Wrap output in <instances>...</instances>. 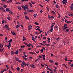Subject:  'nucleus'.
<instances>
[{"label": "nucleus", "mask_w": 73, "mask_h": 73, "mask_svg": "<svg viewBox=\"0 0 73 73\" xmlns=\"http://www.w3.org/2000/svg\"><path fill=\"white\" fill-rule=\"evenodd\" d=\"M5 28H6L7 29V30H8V31L9 29V27L8 26V25H5Z\"/></svg>", "instance_id": "f257e3e1"}, {"label": "nucleus", "mask_w": 73, "mask_h": 73, "mask_svg": "<svg viewBox=\"0 0 73 73\" xmlns=\"http://www.w3.org/2000/svg\"><path fill=\"white\" fill-rule=\"evenodd\" d=\"M68 28L67 27H63V31H65L66 29H68Z\"/></svg>", "instance_id": "f03ea898"}, {"label": "nucleus", "mask_w": 73, "mask_h": 73, "mask_svg": "<svg viewBox=\"0 0 73 73\" xmlns=\"http://www.w3.org/2000/svg\"><path fill=\"white\" fill-rule=\"evenodd\" d=\"M70 8L72 11H73V3H72L71 6H70Z\"/></svg>", "instance_id": "7ed1b4c3"}, {"label": "nucleus", "mask_w": 73, "mask_h": 73, "mask_svg": "<svg viewBox=\"0 0 73 73\" xmlns=\"http://www.w3.org/2000/svg\"><path fill=\"white\" fill-rule=\"evenodd\" d=\"M6 10L7 12H9L10 11V10L9 9V8H6Z\"/></svg>", "instance_id": "20e7f679"}, {"label": "nucleus", "mask_w": 73, "mask_h": 73, "mask_svg": "<svg viewBox=\"0 0 73 73\" xmlns=\"http://www.w3.org/2000/svg\"><path fill=\"white\" fill-rule=\"evenodd\" d=\"M13 1V0H10L7 1V3H11Z\"/></svg>", "instance_id": "39448f33"}, {"label": "nucleus", "mask_w": 73, "mask_h": 73, "mask_svg": "<svg viewBox=\"0 0 73 73\" xmlns=\"http://www.w3.org/2000/svg\"><path fill=\"white\" fill-rule=\"evenodd\" d=\"M3 7L4 8H7L8 7V6H7V5H3Z\"/></svg>", "instance_id": "423d86ee"}, {"label": "nucleus", "mask_w": 73, "mask_h": 73, "mask_svg": "<svg viewBox=\"0 0 73 73\" xmlns=\"http://www.w3.org/2000/svg\"><path fill=\"white\" fill-rule=\"evenodd\" d=\"M22 64H23V65L25 66H27V64H26V63H25L23 61L22 62Z\"/></svg>", "instance_id": "0eeeda50"}, {"label": "nucleus", "mask_w": 73, "mask_h": 73, "mask_svg": "<svg viewBox=\"0 0 73 73\" xmlns=\"http://www.w3.org/2000/svg\"><path fill=\"white\" fill-rule=\"evenodd\" d=\"M53 27H51L50 29V31L51 32H53V31H53Z\"/></svg>", "instance_id": "6e6552de"}, {"label": "nucleus", "mask_w": 73, "mask_h": 73, "mask_svg": "<svg viewBox=\"0 0 73 73\" xmlns=\"http://www.w3.org/2000/svg\"><path fill=\"white\" fill-rule=\"evenodd\" d=\"M5 49L4 48H3L2 49L0 48V52H2L3 51V50H4Z\"/></svg>", "instance_id": "1a4fd4ad"}, {"label": "nucleus", "mask_w": 73, "mask_h": 73, "mask_svg": "<svg viewBox=\"0 0 73 73\" xmlns=\"http://www.w3.org/2000/svg\"><path fill=\"white\" fill-rule=\"evenodd\" d=\"M21 7L22 8H23V9H25L26 7L25 5H22L21 6Z\"/></svg>", "instance_id": "9d476101"}, {"label": "nucleus", "mask_w": 73, "mask_h": 73, "mask_svg": "<svg viewBox=\"0 0 73 73\" xmlns=\"http://www.w3.org/2000/svg\"><path fill=\"white\" fill-rule=\"evenodd\" d=\"M20 68L19 67H18L16 68L17 70H18V72H19V71H20Z\"/></svg>", "instance_id": "9b49d317"}, {"label": "nucleus", "mask_w": 73, "mask_h": 73, "mask_svg": "<svg viewBox=\"0 0 73 73\" xmlns=\"http://www.w3.org/2000/svg\"><path fill=\"white\" fill-rule=\"evenodd\" d=\"M57 13L59 16L57 17L58 18H60L61 17V15H60L59 13H58V12H57Z\"/></svg>", "instance_id": "f8f14e48"}, {"label": "nucleus", "mask_w": 73, "mask_h": 73, "mask_svg": "<svg viewBox=\"0 0 73 73\" xmlns=\"http://www.w3.org/2000/svg\"><path fill=\"white\" fill-rule=\"evenodd\" d=\"M11 33H12V35H16V33H14L13 32H12V31H11Z\"/></svg>", "instance_id": "ddd939ff"}, {"label": "nucleus", "mask_w": 73, "mask_h": 73, "mask_svg": "<svg viewBox=\"0 0 73 73\" xmlns=\"http://www.w3.org/2000/svg\"><path fill=\"white\" fill-rule=\"evenodd\" d=\"M50 38H48V43H49V42H50Z\"/></svg>", "instance_id": "4468645a"}, {"label": "nucleus", "mask_w": 73, "mask_h": 73, "mask_svg": "<svg viewBox=\"0 0 73 73\" xmlns=\"http://www.w3.org/2000/svg\"><path fill=\"white\" fill-rule=\"evenodd\" d=\"M0 45L1 48H3V44H1Z\"/></svg>", "instance_id": "2eb2a0df"}, {"label": "nucleus", "mask_w": 73, "mask_h": 73, "mask_svg": "<svg viewBox=\"0 0 73 73\" xmlns=\"http://www.w3.org/2000/svg\"><path fill=\"white\" fill-rule=\"evenodd\" d=\"M11 53V55H12V54H14L15 53V52H13V51H12Z\"/></svg>", "instance_id": "dca6fc26"}, {"label": "nucleus", "mask_w": 73, "mask_h": 73, "mask_svg": "<svg viewBox=\"0 0 73 73\" xmlns=\"http://www.w3.org/2000/svg\"><path fill=\"white\" fill-rule=\"evenodd\" d=\"M68 25L67 24H64V25L63 27H68Z\"/></svg>", "instance_id": "f3484780"}, {"label": "nucleus", "mask_w": 73, "mask_h": 73, "mask_svg": "<svg viewBox=\"0 0 73 73\" xmlns=\"http://www.w3.org/2000/svg\"><path fill=\"white\" fill-rule=\"evenodd\" d=\"M25 40H26V39L25 38L24 36H23V41H25Z\"/></svg>", "instance_id": "a211bd4d"}, {"label": "nucleus", "mask_w": 73, "mask_h": 73, "mask_svg": "<svg viewBox=\"0 0 73 73\" xmlns=\"http://www.w3.org/2000/svg\"><path fill=\"white\" fill-rule=\"evenodd\" d=\"M32 39L34 41V42H36V40H35L34 39V37H32Z\"/></svg>", "instance_id": "6ab92c4d"}, {"label": "nucleus", "mask_w": 73, "mask_h": 73, "mask_svg": "<svg viewBox=\"0 0 73 73\" xmlns=\"http://www.w3.org/2000/svg\"><path fill=\"white\" fill-rule=\"evenodd\" d=\"M35 24L36 25H39V23H37V22H36L35 23Z\"/></svg>", "instance_id": "aec40b11"}, {"label": "nucleus", "mask_w": 73, "mask_h": 73, "mask_svg": "<svg viewBox=\"0 0 73 73\" xmlns=\"http://www.w3.org/2000/svg\"><path fill=\"white\" fill-rule=\"evenodd\" d=\"M27 45L28 47L29 48L30 46H31V44L29 43V44H27Z\"/></svg>", "instance_id": "412c9836"}, {"label": "nucleus", "mask_w": 73, "mask_h": 73, "mask_svg": "<svg viewBox=\"0 0 73 73\" xmlns=\"http://www.w3.org/2000/svg\"><path fill=\"white\" fill-rule=\"evenodd\" d=\"M62 3L64 4H65V5H66V3H67V2H62Z\"/></svg>", "instance_id": "4be33fe9"}, {"label": "nucleus", "mask_w": 73, "mask_h": 73, "mask_svg": "<svg viewBox=\"0 0 73 73\" xmlns=\"http://www.w3.org/2000/svg\"><path fill=\"white\" fill-rule=\"evenodd\" d=\"M29 4H30V7H32L33 5H32V3H31L30 2H29Z\"/></svg>", "instance_id": "5701e85b"}, {"label": "nucleus", "mask_w": 73, "mask_h": 73, "mask_svg": "<svg viewBox=\"0 0 73 73\" xmlns=\"http://www.w3.org/2000/svg\"><path fill=\"white\" fill-rule=\"evenodd\" d=\"M68 15L70 16H71L72 17H73V15L72 14H69Z\"/></svg>", "instance_id": "b1692460"}, {"label": "nucleus", "mask_w": 73, "mask_h": 73, "mask_svg": "<svg viewBox=\"0 0 73 73\" xmlns=\"http://www.w3.org/2000/svg\"><path fill=\"white\" fill-rule=\"evenodd\" d=\"M21 66L22 68H24L25 66H24L23 65V64H21Z\"/></svg>", "instance_id": "393cba45"}, {"label": "nucleus", "mask_w": 73, "mask_h": 73, "mask_svg": "<svg viewBox=\"0 0 73 73\" xmlns=\"http://www.w3.org/2000/svg\"><path fill=\"white\" fill-rule=\"evenodd\" d=\"M49 62H51V63H52V62H53V61L52 60H49Z\"/></svg>", "instance_id": "a878e982"}, {"label": "nucleus", "mask_w": 73, "mask_h": 73, "mask_svg": "<svg viewBox=\"0 0 73 73\" xmlns=\"http://www.w3.org/2000/svg\"><path fill=\"white\" fill-rule=\"evenodd\" d=\"M0 9L1 10H4V8L3 7H0Z\"/></svg>", "instance_id": "bb28decb"}, {"label": "nucleus", "mask_w": 73, "mask_h": 73, "mask_svg": "<svg viewBox=\"0 0 73 73\" xmlns=\"http://www.w3.org/2000/svg\"><path fill=\"white\" fill-rule=\"evenodd\" d=\"M18 8L19 9V10H21V7L20 6L18 7Z\"/></svg>", "instance_id": "cd10ccee"}, {"label": "nucleus", "mask_w": 73, "mask_h": 73, "mask_svg": "<svg viewBox=\"0 0 73 73\" xmlns=\"http://www.w3.org/2000/svg\"><path fill=\"white\" fill-rule=\"evenodd\" d=\"M7 19L9 21H11V19H10V17H7Z\"/></svg>", "instance_id": "c85d7f7f"}, {"label": "nucleus", "mask_w": 73, "mask_h": 73, "mask_svg": "<svg viewBox=\"0 0 73 73\" xmlns=\"http://www.w3.org/2000/svg\"><path fill=\"white\" fill-rule=\"evenodd\" d=\"M68 61H70V62H73V60H68Z\"/></svg>", "instance_id": "c756f323"}, {"label": "nucleus", "mask_w": 73, "mask_h": 73, "mask_svg": "<svg viewBox=\"0 0 73 73\" xmlns=\"http://www.w3.org/2000/svg\"><path fill=\"white\" fill-rule=\"evenodd\" d=\"M2 24H3L4 23V20L3 19L2 21Z\"/></svg>", "instance_id": "7c9ffc66"}, {"label": "nucleus", "mask_w": 73, "mask_h": 73, "mask_svg": "<svg viewBox=\"0 0 73 73\" xmlns=\"http://www.w3.org/2000/svg\"><path fill=\"white\" fill-rule=\"evenodd\" d=\"M42 43H44V44H46V41H43L42 42Z\"/></svg>", "instance_id": "2f4dec72"}, {"label": "nucleus", "mask_w": 73, "mask_h": 73, "mask_svg": "<svg viewBox=\"0 0 73 73\" xmlns=\"http://www.w3.org/2000/svg\"><path fill=\"white\" fill-rule=\"evenodd\" d=\"M19 25H17V26H16L15 27L16 28H19Z\"/></svg>", "instance_id": "473e14b6"}, {"label": "nucleus", "mask_w": 73, "mask_h": 73, "mask_svg": "<svg viewBox=\"0 0 73 73\" xmlns=\"http://www.w3.org/2000/svg\"><path fill=\"white\" fill-rule=\"evenodd\" d=\"M72 64V62H68V65H70Z\"/></svg>", "instance_id": "72a5a7b5"}, {"label": "nucleus", "mask_w": 73, "mask_h": 73, "mask_svg": "<svg viewBox=\"0 0 73 73\" xmlns=\"http://www.w3.org/2000/svg\"><path fill=\"white\" fill-rule=\"evenodd\" d=\"M51 13H53V14H55V13H56L55 12L53 11H52Z\"/></svg>", "instance_id": "f704fd0d"}, {"label": "nucleus", "mask_w": 73, "mask_h": 73, "mask_svg": "<svg viewBox=\"0 0 73 73\" xmlns=\"http://www.w3.org/2000/svg\"><path fill=\"white\" fill-rule=\"evenodd\" d=\"M28 29H29V30H31V28L30 27V26H29L28 27Z\"/></svg>", "instance_id": "c9c22d12"}, {"label": "nucleus", "mask_w": 73, "mask_h": 73, "mask_svg": "<svg viewBox=\"0 0 73 73\" xmlns=\"http://www.w3.org/2000/svg\"><path fill=\"white\" fill-rule=\"evenodd\" d=\"M45 45H46L47 46H49V45H50V44H45Z\"/></svg>", "instance_id": "e433bc0d"}, {"label": "nucleus", "mask_w": 73, "mask_h": 73, "mask_svg": "<svg viewBox=\"0 0 73 73\" xmlns=\"http://www.w3.org/2000/svg\"><path fill=\"white\" fill-rule=\"evenodd\" d=\"M55 6L57 8H59V7H58V5H56Z\"/></svg>", "instance_id": "4c0bfd02"}, {"label": "nucleus", "mask_w": 73, "mask_h": 73, "mask_svg": "<svg viewBox=\"0 0 73 73\" xmlns=\"http://www.w3.org/2000/svg\"><path fill=\"white\" fill-rule=\"evenodd\" d=\"M62 2H67V0H63Z\"/></svg>", "instance_id": "58836bf2"}, {"label": "nucleus", "mask_w": 73, "mask_h": 73, "mask_svg": "<svg viewBox=\"0 0 73 73\" xmlns=\"http://www.w3.org/2000/svg\"><path fill=\"white\" fill-rule=\"evenodd\" d=\"M12 42V39H11L9 40L8 41L9 42Z\"/></svg>", "instance_id": "ea45409f"}, {"label": "nucleus", "mask_w": 73, "mask_h": 73, "mask_svg": "<svg viewBox=\"0 0 73 73\" xmlns=\"http://www.w3.org/2000/svg\"><path fill=\"white\" fill-rule=\"evenodd\" d=\"M25 18L26 19V20H27L29 18H28V17H27V16H26L25 17Z\"/></svg>", "instance_id": "a19ab883"}, {"label": "nucleus", "mask_w": 73, "mask_h": 73, "mask_svg": "<svg viewBox=\"0 0 73 73\" xmlns=\"http://www.w3.org/2000/svg\"><path fill=\"white\" fill-rule=\"evenodd\" d=\"M15 54H18V51L17 50L15 52Z\"/></svg>", "instance_id": "79ce46f5"}, {"label": "nucleus", "mask_w": 73, "mask_h": 73, "mask_svg": "<svg viewBox=\"0 0 73 73\" xmlns=\"http://www.w3.org/2000/svg\"><path fill=\"white\" fill-rule=\"evenodd\" d=\"M32 4H35V2L31 1Z\"/></svg>", "instance_id": "37998d69"}, {"label": "nucleus", "mask_w": 73, "mask_h": 73, "mask_svg": "<svg viewBox=\"0 0 73 73\" xmlns=\"http://www.w3.org/2000/svg\"><path fill=\"white\" fill-rule=\"evenodd\" d=\"M40 51L42 53H43V49H41Z\"/></svg>", "instance_id": "c03bdc74"}, {"label": "nucleus", "mask_w": 73, "mask_h": 73, "mask_svg": "<svg viewBox=\"0 0 73 73\" xmlns=\"http://www.w3.org/2000/svg\"><path fill=\"white\" fill-rule=\"evenodd\" d=\"M21 72L22 73H23L24 72V70L23 69H21Z\"/></svg>", "instance_id": "a18cd8bd"}, {"label": "nucleus", "mask_w": 73, "mask_h": 73, "mask_svg": "<svg viewBox=\"0 0 73 73\" xmlns=\"http://www.w3.org/2000/svg\"><path fill=\"white\" fill-rule=\"evenodd\" d=\"M25 15H27V11H26L25 12H24Z\"/></svg>", "instance_id": "49530a36"}, {"label": "nucleus", "mask_w": 73, "mask_h": 73, "mask_svg": "<svg viewBox=\"0 0 73 73\" xmlns=\"http://www.w3.org/2000/svg\"><path fill=\"white\" fill-rule=\"evenodd\" d=\"M45 35L46 36H48V33H45Z\"/></svg>", "instance_id": "de8ad7c7"}, {"label": "nucleus", "mask_w": 73, "mask_h": 73, "mask_svg": "<svg viewBox=\"0 0 73 73\" xmlns=\"http://www.w3.org/2000/svg\"><path fill=\"white\" fill-rule=\"evenodd\" d=\"M25 46H21V48H25Z\"/></svg>", "instance_id": "09e8293b"}, {"label": "nucleus", "mask_w": 73, "mask_h": 73, "mask_svg": "<svg viewBox=\"0 0 73 73\" xmlns=\"http://www.w3.org/2000/svg\"><path fill=\"white\" fill-rule=\"evenodd\" d=\"M39 6H40V7H42V8H44V7H43V6H42V5L41 4H39Z\"/></svg>", "instance_id": "8fccbe9b"}, {"label": "nucleus", "mask_w": 73, "mask_h": 73, "mask_svg": "<svg viewBox=\"0 0 73 73\" xmlns=\"http://www.w3.org/2000/svg\"><path fill=\"white\" fill-rule=\"evenodd\" d=\"M43 37V39H44V40H45V39L46 38V37Z\"/></svg>", "instance_id": "3c124183"}, {"label": "nucleus", "mask_w": 73, "mask_h": 73, "mask_svg": "<svg viewBox=\"0 0 73 73\" xmlns=\"http://www.w3.org/2000/svg\"><path fill=\"white\" fill-rule=\"evenodd\" d=\"M30 66L32 68H35V66H32V65H30Z\"/></svg>", "instance_id": "603ef678"}, {"label": "nucleus", "mask_w": 73, "mask_h": 73, "mask_svg": "<svg viewBox=\"0 0 73 73\" xmlns=\"http://www.w3.org/2000/svg\"><path fill=\"white\" fill-rule=\"evenodd\" d=\"M39 57H40V58H42V57L40 55L39 56Z\"/></svg>", "instance_id": "864d4df0"}, {"label": "nucleus", "mask_w": 73, "mask_h": 73, "mask_svg": "<svg viewBox=\"0 0 73 73\" xmlns=\"http://www.w3.org/2000/svg\"><path fill=\"white\" fill-rule=\"evenodd\" d=\"M72 21H68V23H72Z\"/></svg>", "instance_id": "5fc2aeb1"}, {"label": "nucleus", "mask_w": 73, "mask_h": 73, "mask_svg": "<svg viewBox=\"0 0 73 73\" xmlns=\"http://www.w3.org/2000/svg\"><path fill=\"white\" fill-rule=\"evenodd\" d=\"M66 32H69V29H66Z\"/></svg>", "instance_id": "6e6d98bb"}, {"label": "nucleus", "mask_w": 73, "mask_h": 73, "mask_svg": "<svg viewBox=\"0 0 73 73\" xmlns=\"http://www.w3.org/2000/svg\"><path fill=\"white\" fill-rule=\"evenodd\" d=\"M58 26L57 25L55 27H54V28L56 29V28H57Z\"/></svg>", "instance_id": "4d7b16f0"}, {"label": "nucleus", "mask_w": 73, "mask_h": 73, "mask_svg": "<svg viewBox=\"0 0 73 73\" xmlns=\"http://www.w3.org/2000/svg\"><path fill=\"white\" fill-rule=\"evenodd\" d=\"M41 66H42V67H44V65L42 64H41Z\"/></svg>", "instance_id": "13d9d810"}, {"label": "nucleus", "mask_w": 73, "mask_h": 73, "mask_svg": "<svg viewBox=\"0 0 73 73\" xmlns=\"http://www.w3.org/2000/svg\"><path fill=\"white\" fill-rule=\"evenodd\" d=\"M6 68L7 69H9V67H8V66L7 65H6Z\"/></svg>", "instance_id": "bf43d9fd"}, {"label": "nucleus", "mask_w": 73, "mask_h": 73, "mask_svg": "<svg viewBox=\"0 0 73 73\" xmlns=\"http://www.w3.org/2000/svg\"><path fill=\"white\" fill-rule=\"evenodd\" d=\"M46 9H47V11H49V8H48V7H46Z\"/></svg>", "instance_id": "052dcab7"}, {"label": "nucleus", "mask_w": 73, "mask_h": 73, "mask_svg": "<svg viewBox=\"0 0 73 73\" xmlns=\"http://www.w3.org/2000/svg\"><path fill=\"white\" fill-rule=\"evenodd\" d=\"M33 16H34V17H36V16H37V15L36 14H34L33 15Z\"/></svg>", "instance_id": "680f3d73"}, {"label": "nucleus", "mask_w": 73, "mask_h": 73, "mask_svg": "<svg viewBox=\"0 0 73 73\" xmlns=\"http://www.w3.org/2000/svg\"><path fill=\"white\" fill-rule=\"evenodd\" d=\"M29 12H33V10H29Z\"/></svg>", "instance_id": "e2e57ef3"}, {"label": "nucleus", "mask_w": 73, "mask_h": 73, "mask_svg": "<svg viewBox=\"0 0 73 73\" xmlns=\"http://www.w3.org/2000/svg\"><path fill=\"white\" fill-rule=\"evenodd\" d=\"M25 9H29V8H28V7H26V8H25Z\"/></svg>", "instance_id": "0e129e2a"}, {"label": "nucleus", "mask_w": 73, "mask_h": 73, "mask_svg": "<svg viewBox=\"0 0 73 73\" xmlns=\"http://www.w3.org/2000/svg\"><path fill=\"white\" fill-rule=\"evenodd\" d=\"M51 18H52V19H54V17L51 16L50 17Z\"/></svg>", "instance_id": "69168bd1"}, {"label": "nucleus", "mask_w": 73, "mask_h": 73, "mask_svg": "<svg viewBox=\"0 0 73 73\" xmlns=\"http://www.w3.org/2000/svg\"><path fill=\"white\" fill-rule=\"evenodd\" d=\"M9 73H12V72H11V71L10 70H9Z\"/></svg>", "instance_id": "338daca9"}, {"label": "nucleus", "mask_w": 73, "mask_h": 73, "mask_svg": "<svg viewBox=\"0 0 73 73\" xmlns=\"http://www.w3.org/2000/svg\"><path fill=\"white\" fill-rule=\"evenodd\" d=\"M70 66L73 67V64L70 65Z\"/></svg>", "instance_id": "774afa93"}]
</instances>
